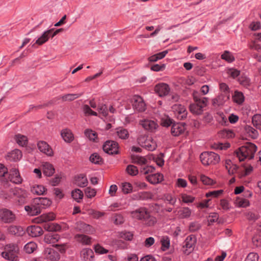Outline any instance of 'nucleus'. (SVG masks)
Masks as SVG:
<instances>
[{
  "instance_id": "1",
  "label": "nucleus",
  "mask_w": 261,
  "mask_h": 261,
  "mask_svg": "<svg viewBox=\"0 0 261 261\" xmlns=\"http://www.w3.org/2000/svg\"><path fill=\"white\" fill-rule=\"evenodd\" d=\"M257 150L256 145L252 143L248 142L245 145L239 148L236 151L237 156L240 161H243L245 159H252Z\"/></svg>"
},
{
  "instance_id": "2",
  "label": "nucleus",
  "mask_w": 261,
  "mask_h": 261,
  "mask_svg": "<svg viewBox=\"0 0 261 261\" xmlns=\"http://www.w3.org/2000/svg\"><path fill=\"white\" fill-rule=\"evenodd\" d=\"M19 249L17 245L11 244L5 246L2 256L5 259L10 261H17Z\"/></svg>"
},
{
  "instance_id": "3",
  "label": "nucleus",
  "mask_w": 261,
  "mask_h": 261,
  "mask_svg": "<svg viewBox=\"0 0 261 261\" xmlns=\"http://www.w3.org/2000/svg\"><path fill=\"white\" fill-rule=\"evenodd\" d=\"M202 164L204 166L215 165L220 160L219 155L214 152H204L200 155Z\"/></svg>"
},
{
  "instance_id": "4",
  "label": "nucleus",
  "mask_w": 261,
  "mask_h": 261,
  "mask_svg": "<svg viewBox=\"0 0 261 261\" xmlns=\"http://www.w3.org/2000/svg\"><path fill=\"white\" fill-rule=\"evenodd\" d=\"M10 192L15 197L16 201L19 204H22L25 203L28 197V193L25 190L16 188L10 190Z\"/></svg>"
},
{
  "instance_id": "5",
  "label": "nucleus",
  "mask_w": 261,
  "mask_h": 261,
  "mask_svg": "<svg viewBox=\"0 0 261 261\" xmlns=\"http://www.w3.org/2000/svg\"><path fill=\"white\" fill-rule=\"evenodd\" d=\"M16 215L11 211L3 208L0 210V219L5 223H11L16 220Z\"/></svg>"
},
{
  "instance_id": "6",
  "label": "nucleus",
  "mask_w": 261,
  "mask_h": 261,
  "mask_svg": "<svg viewBox=\"0 0 261 261\" xmlns=\"http://www.w3.org/2000/svg\"><path fill=\"white\" fill-rule=\"evenodd\" d=\"M132 103L134 110L142 112L146 110V104L142 97L135 95L132 99Z\"/></svg>"
},
{
  "instance_id": "7",
  "label": "nucleus",
  "mask_w": 261,
  "mask_h": 261,
  "mask_svg": "<svg viewBox=\"0 0 261 261\" xmlns=\"http://www.w3.org/2000/svg\"><path fill=\"white\" fill-rule=\"evenodd\" d=\"M103 151L109 154L118 153V144L114 141H107L103 145Z\"/></svg>"
},
{
  "instance_id": "8",
  "label": "nucleus",
  "mask_w": 261,
  "mask_h": 261,
  "mask_svg": "<svg viewBox=\"0 0 261 261\" xmlns=\"http://www.w3.org/2000/svg\"><path fill=\"white\" fill-rule=\"evenodd\" d=\"M196 243V238L194 235L189 236L184 242L183 248H186L184 250L185 254H189L194 249Z\"/></svg>"
},
{
  "instance_id": "9",
  "label": "nucleus",
  "mask_w": 261,
  "mask_h": 261,
  "mask_svg": "<svg viewBox=\"0 0 261 261\" xmlns=\"http://www.w3.org/2000/svg\"><path fill=\"white\" fill-rule=\"evenodd\" d=\"M172 110L177 119L183 120L187 117L188 113L184 106L180 104H175L172 107Z\"/></svg>"
},
{
  "instance_id": "10",
  "label": "nucleus",
  "mask_w": 261,
  "mask_h": 261,
  "mask_svg": "<svg viewBox=\"0 0 261 261\" xmlns=\"http://www.w3.org/2000/svg\"><path fill=\"white\" fill-rule=\"evenodd\" d=\"M75 228L76 230L86 233L92 234L95 231L94 228L92 226L83 221L77 222Z\"/></svg>"
},
{
  "instance_id": "11",
  "label": "nucleus",
  "mask_w": 261,
  "mask_h": 261,
  "mask_svg": "<svg viewBox=\"0 0 261 261\" xmlns=\"http://www.w3.org/2000/svg\"><path fill=\"white\" fill-rule=\"evenodd\" d=\"M150 212L144 207H141L130 212L132 217L138 220L143 221Z\"/></svg>"
},
{
  "instance_id": "12",
  "label": "nucleus",
  "mask_w": 261,
  "mask_h": 261,
  "mask_svg": "<svg viewBox=\"0 0 261 261\" xmlns=\"http://www.w3.org/2000/svg\"><path fill=\"white\" fill-rule=\"evenodd\" d=\"M194 102L198 106H201V108L204 109L208 103V99L207 97L200 96L197 92H193Z\"/></svg>"
},
{
  "instance_id": "13",
  "label": "nucleus",
  "mask_w": 261,
  "mask_h": 261,
  "mask_svg": "<svg viewBox=\"0 0 261 261\" xmlns=\"http://www.w3.org/2000/svg\"><path fill=\"white\" fill-rule=\"evenodd\" d=\"M194 102L198 106H201V108L204 109L208 103V99L207 97L200 96L197 92H193Z\"/></svg>"
},
{
  "instance_id": "14",
  "label": "nucleus",
  "mask_w": 261,
  "mask_h": 261,
  "mask_svg": "<svg viewBox=\"0 0 261 261\" xmlns=\"http://www.w3.org/2000/svg\"><path fill=\"white\" fill-rule=\"evenodd\" d=\"M169 86L165 83H161L156 85L154 87V91L159 96L167 95L170 91Z\"/></svg>"
},
{
  "instance_id": "15",
  "label": "nucleus",
  "mask_w": 261,
  "mask_h": 261,
  "mask_svg": "<svg viewBox=\"0 0 261 261\" xmlns=\"http://www.w3.org/2000/svg\"><path fill=\"white\" fill-rule=\"evenodd\" d=\"M9 179L10 181L15 184H20L22 182V179L20 175L18 169L13 168L9 172Z\"/></svg>"
},
{
  "instance_id": "16",
  "label": "nucleus",
  "mask_w": 261,
  "mask_h": 261,
  "mask_svg": "<svg viewBox=\"0 0 261 261\" xmlns=\"http://www.w3.org/2000/svg\"><path fill=\"white\" fill-rule=\"evenodd\" d=\"M39 206V205L35 203L34 198L30 205L25 206L24 210L30 216L37 215L41 213V209Z\"/></svg>"
},
{
  "instance_id": "17",
  "label": "nucleus",
  "mask_w": 261,
  "mask_h": 261,
  "mask_svg": "<svg viewBox=\"0 0 261 261\" xmlns=\"http://www.w3.org/2000/svg\"><path fill=\"white\" fill-rule=\"evenodd\" d=\"M185 123H174L171 128V133L172 136L177 137L182 134L185 130Z\"/></svg>"
},
{
  "instance_id": "18",
  "label": "nucleus",
  "mask_w": 261,
  "mask_h": 261,
  "mask_svg": "<svg viewBox=\"0 0 261 261\" xmlns=\"http://www.w3.org/2000/svg\"><path fill=\"white\" fill-rule=\"evenodd\" d=\"M45 257L51 261H56L60 259L59 253L51 248H46L44 251Z\"/></svg>"
},
{
  "instance_id": "19",
  "label": "nucleus",
  "mask_w": 261,
  "mask_h": 261,
  "mask_svg": "<svg viewBox=\"0 0 261 261\" xmlns=\"http://www.w3.org/2000/svg\"><path fill=\"white\" fill-rule=\"evenodd\" d=\"M140 124L146 130L150 132H153L158 127V125L155 121L149 119L141 120Z\"/></svg>"
},
{
  "instance_id": "20",
  "label": "nucleus",
  "mask_w": 261,
  "mask_h": 261,
  "mask_svg": "<svg viewBox=\"0 0 261 261\" xmlns=\"http://www.w3.org/2000/svg\"><path fill=\"white\" fill-rule=\"evenodd\" d=\"M37 146L41 152L48 156H52L53 155L52 149L46 142L43 141H39L37 143Z\"/></svg>"
},
{
  "instance_id": "21",
  "label": "nucleus",
  "mask_w": 261,
  "mask_h": 261,
  "mask_svg": "<svg viewBox=\"0 0 261 261\" xmlns=\"http://www.w3.org/2000/svg\"><path fill=\"white\" fill-rule=\"evenodd\" d=\"M22 156L21 151L19 149H15L7 154L6 159L11 162H17L21 159Z\"/></svg>"
},
{
  "instance_id": "22",
  "label": "nucleus",
  "mask_w": 261,
  "mask_h": 261,
  "mask_svg": "<svg viewBox=\"0 0 261 261\" xmlns=\"http://www.w3.org/2000/svg\"><path fill=\"white\" fill-rule=\"evenodd\" d=\"M27 231L28 234L32 237H39L43 232L42 228L37 225H31L28 227Z\"/></svg>"
},
{
  "instance_id": "23",
  "label": "nucleus",
  "mask_w": 261,
  "mask_h": 261,
  "mask_svg": "<svg viewBox=\"0 0 261 261\" xmlns=\"http://www.w3.org/2000/svg\"><path fill=\"white\" fill-rule=\"evenodd\" d=\"M163 174L158 173L148 175L146 177L148 181L153 185L159 184L163 180Z\"/></svg>"
},
{
  "instance_id": "24",
  "label": "nucleus",
  "mask_w": 261,
  "mask_h": 261,
  "mask_svg": "<svg viewBox=\"0 0 261 261\" xmlns=\"http://www.w3.org/2000/svg\"><path fill=\"white\" fill-rule=\"evenodd\" d=\"M8 230L10 234L17 236H22L25 233L23 228L20 226H10Z\"/></svg>"
},
{
  "instance_id": "25",
  "label": "nucleus",
  "mask_w": 261,
  "mask_h": 261,
  "mask_svg": "<svg viewBox=\"0 0 261 261\" xmlns=\"http://www.w3.org/2000/svg\"><path fill=\"white\" fill-rule=\"evenodd\" d=\"M35 203L39 205L41 210L50 205L51 201L47 198L37 197L35 198Z\"/></svg>"
},
{
  "instance_id": "26",
  "label": "nucleus",
  "mask_w": 261,
  "mask_h": 261,
  "mask_svg": "<svg viewBox=\"0 0 261 261\" xmlns=\"http://www.w3.org/2000/svg\"><path fill=\"white\" fill-rule=\"evenodd\" d=\"M53 31V29H50L45 31L43 34L36 41L35 43L41 45L47 42L50 37V35Z\"/></svg>"
},
{
  "instance_id": "27",
  "label": "nucleus",
  "mask_w": 261,
  "mask_h": 261,
  "mask_svg": "<svg viewBox=\"0 0 261 261\" xmlns=\"http://www.w3.org/2000/svg\"><path fill=\"white\" fill-rule=\"evenodd\" d=\"M61 135L63 140L67 143H70L74 139L73 135L71 131L67 128L63 129L61 132Z\"/></svg>"
},
{
  "instance_id": "28",
  "label": "nucleus",
  "mask_w": 261,
  "mask_h": 261,
  "mask_svg": "<svg viewBox=\"0 0 261 261\" xmlns=\"http://www.w3.org/2000/svg\"><path fill=\"white\" fill-rule=\"evenodd\" d=\"M43 172L46 176H52L55 173V168L53 165L47 162L44 163L43 164Z\"/></svg>"
},
{
  "instance_id": "29",
  "label": "nucleus",
  "mask_w": 261,
  "mask_h": 261,
  "mask_svg": "<svg viewBox=\"0 0 261 261\" xmlns=\"http://www.w3.org/2000/svg\"><path fill=\"white\" fill-rule=\"evenodd\" d=\"M116 134L119 138L123 140L127 139L129 136L127 129L122 127L117 128L116 129Z\"/></svg>"
},
{
  "instance_id": "30",
  "label": "nucleus",
  "mask_w": 261,
  "mask_h": 261,
  "mask_svg": "<svg viewBox=\"0 0 261 261\" xmlns=\"http://www.w3.org/2000/svg\"><path fill=\"white\" fill-rule=\"evenodd\" d=\"M55 218V215L53 213L43 214L38 218V223H43L47 221H53Z\"/></svg>"
},
{
  "instance_id": "31",
  "label": "nucleus",
  "mask_w": 261,
  "mask_h": 261,
  "mask_svg": "<svg viewBox=\"0 0 261 261\" xmlns=\"http://www.w3.org/2000/svg\"><path fill=\"white\" fill-rule=\"evenodd\" d=\"M74 238L77 242L83 244L89 245L91 243V238L88 236L77 234Z\"/></svg>"
},
{
  "instance_id": "32",
  "label": "nucleus",
  "mask_w": 261,
  "mask_h": 261,
  "mask_svg": "<svg viewBox=\"0 0 261 261\" xmlns=\"http://www.w3.org/2000/svg\"><path fill=\"white\" fill-rule=\"evenodd\" d=\"M144 224L148 226H153L157 222L156 218L152 216L149 212L148 215L143 220Z\"/></svg>"
},
{
  "instance_id": "33",
  "label": "nucleus",
  "mask_w": 261,
  "mask_h": 261,
  "mask_svg": "<svg viewBox=\"0 0 261 261\" xmlns=\"http://www.w3.org/2000/svg\"><path fill=\"white\" fill-rule=\"evenodd\" d=\"M83 95V92L76 94H67L60 97L63 101H72ZM59 99V98H58Z\"/></svg>"
},
{
  "instance_id": "34",
  "label": "nucleus",
  "mask_w": 261,
  "mask_h": 261,
  "mask_svg": "<svg viewBox=\"0 0 261 261\" xmlns=\"http://www.w3.org/2000/svg\"><path fill=\"white\" fill-rule=\"evenodd\" d=\"M75 184L80 187H85L87 185L88 180L84 174H80L75 178Z\"/></svg>"
},
{
  "instance_id": "35",
  "label": "nucleus",
  "mask_w": 261,
  "mask_h": 261,
  "mask_svg": "<svg viewBox=\"0 0 261 261\" xmlns=\"http://www.w3.org/2000/svg\"><path fill=\"white\" fill-rule=\"evenodd\" d=\"M81 256L85 261H91L94 256V253L90 249H85L81 251Z\"/></svg>"
},
{
  "instance_id": "36",
  "label": "nucleus",
  "mask_w": 261,
  "mask_h": 261,
  "mask_svg": "<svg viewBox=\"0 0 261 261\" xmlns=\"http://www.w3.org/2000/svg\"><path fill=\"white\" fill-rule=\"evenodd\" d=\"M43 227L46 230L48 231H58L61 229V226L56 223H45Z\"/></svg>"
},
{
  "instance_id": "37",
  "label": "nucleus",
  "mask_w": 261,
  "mask_h": 261,
  "mask_svg": "<svg viewBox=\"0 0 261 261\" xmlns=\"http://www.w3.org/2000/svg\"><path fill=\"white\" fill-rule=\"evenodd\" d=\"M31 192L38 195H43L46 189L42 185H35L31 188Z\"/></svg>"
},
{
  "instance_id": "38",
  "label": "nucleus",
  "mask_w": 261,
  "mask_h": 261,
  "mask_svg": "<svg viewBox=\"0 0 261 261\" xmlns=\"http://www.w3.org/2000/svg\"><path fill=\"white\" fill-rule=\"evenodd\" d=\"M189 109L192 113L195 115H201L204 111L201 106H198L194 102L190 105Z\"/></svg>"
},
{
  "instance_id": "39",
  "label": "nucleus",
  "mask_w": 261,
  "mask_h": 261,
  "mask_svg": "<svg viewBox=\"0 0 261 261\" xmlns=\"http://www.w3.org/2000/svg\"><path fill=\"white\" fill-rule=\"evenodd\" d=\"M15 140L17 143L21 146H26L28 143V139L27 137L20 134L15 135Z\"/></svg>"
},
{
  "instance_id": "40",
  "label": "nucleus",
  "mask_w": 261,
  "mask_h": 261,
  "mask_svg": "<svg viewBox=\"0 0 261 261\" xmlns=\"http://www.w3.org/2000/svg\"><path fill=\"white\" fill-rule=\"evenodd\" d=\"M142 147L150 150L153 151L155 149L156 144L155 142L153 141L151 138H148L145 144L143 145Z\"/></svg>"
},
{
  "instance_id": "41",
  "label": "nucleus",
  "mask_w": 261,
  "mask_h": 261,
  "mask_svg": "<svg viewBox=\"0 0 261 261\" xmlns=\"http://www.w3.org/2000/svg\"><path fill=\"white\" fill-rule=\"evenodd\" d=\"M85 135L90 140L94 142L98 141L97 134L95 132L90 129H87L85 130Z\"/></svg>"
},
{
  "instance_id": "42",
  "label": "nucleus",
  "mask_w": 261,
  "mask_h": 261,
  "mask_svg": "<svg viewBox=\"0 0 261 261\" xmlns=\"http://www.w3.org/2000/svg\"><path fill=\"white\" fill-rule=\"evenodd\" d=\"M252 122L254 127L261 130V115H254L252 118Z\"/></svg>"
},
{
  "instance_id": "43",
  "label": "nucleus",
  "mask_w": 261,
  "mask_h": 261,
  "mask_svg": "<svg viewBox=\"0 0 261 261\" xmlns=\"http://www.w3.org/2000/svg\"><path fill=\"white\" fill-rule=\"evenodd\" d=\"M71 196L75 201L80 202V200L83 198V193L81 190L76 189L72 191Z\"/></svg>"
},
{
  "instance_id": "44",
  "label": "nucleus",
  "mask_w": 261,
  "mask_h": 261,
  "mask_svg": "<svg viewBox=\"0 0 261 261\" xmlns=\"http://www.w3.org/2000/svg\"><path fill=\"white\" fill-rule=\"evenodd\" d=\"M178 214L180 218H187L189 217L191 214V210L188 207H182L178 211Z\"/></svg>"
},
{
  "instance_id": "45",
  "label": "nucleus",
  "mask_w": 261,
  "mask_h": 261,
  "mask_svg": "<svg viewBox=\"0 0 261 261\" xmlns=\"http://www.w3.org/2000/svg\"><path fill=\"white\" fill-rule=\"evenodd\" d=\"M132 162L140 165H145L147 163V160L143 156L139 155H134L132 158Z\"/></svg>"
},
{
  "instance_id": "46",
  "label": "nucleus",
  "mask_w": 261,
  "mask_h": 261,
  "mask_svg": "<svg viewBox=\"0 0 261 261\" xmlns=\"http://www.w3.org/2000/svg\"><path fill=\"white\" fill-rule=\"evenodd\" d=\"M37 244L34 242L28 243L24 247V250L28 253H33L37 248Z\"/></svg>"
},
{
  "instance_id": "47",
  "label": "nucleus",
  "mask_w": 261,
  "mask_h": 261,
  "mask_svg": "<svg viewBox=\"0 0 261 261\" xmlns=\"http://www.w3.org/2000/svg\"><path fill=\"white\" fill-rule=\"evenodd\" d=\"M122 192L125 194H129L133 192V187L131 184L127 182H123L121 184Z\"/></svg>"
},
{
  "instance_id": "48",
  "label": "nucleus",
  "mask_w": 261,
  "mask_h": 261,
  "mask_svg": "<svg viewBox=\"0 0 261 261\" xmlns=\"http://www.w3.org/2000/svg\"><path fill=\"white\" fill-rule=\"evenodd\" d=\"M163 197L165 201L172 205H175L177 200L176 197L175 196L169 193L165 194Z\"/></svg>"
},
{
  "instance_id": "49",
  "label": "nucleus",
  "mask_w": 261,
  "mask_h": 261,
  "mask_svg": "<svg viewBox=\"0 0 261 261\" xmlns=\"http://www.w3.org/2000/svg\"><path fill=\"white\" fill-rule=\"evenodd\" d=\"M230 147V144L226 143L223 144L221 143H214L212 145V148L214 149L217 150H226Z\"/></svg>"
},
{
  "instance_id": "50",
  "label": "nucleus",
  "mask_w": 261,
  "mask_h": 261,
  "mask_svg": "<svg viewBox=\"0 0 261 261\" xmlns=\"http://www.w3.org/2000/svg\"><path fill=\"white\" fill-rule=\"evenodd\" d=\"M245 130L249 135L252 138H256L258 135L257 131L249 125L245 126Z\"/></svg>"
},
{
  "instance_id": "51",
  "label": "nucleus",
  "mask_w": 261,
  "mask_h": 261,
  "mask_svg": "<svg viewBox=\"0 0 261 261\" xmlns=\"http://www.w3.org/2000/svg\"><path fill=\"white\" fill-rule=\"evenodd\" d=\"M221 58L228 63H231L234 61V57L232 54L228 51H225L221 55Z\"/></svg>"
},
{
  "instance_id": "52",
  "label": "nucleus",
  "mask_w": 261,
  "mask_h": 261,
  "mask_svg": "<svg viewBox=\"0 0 261 261\" xmlns=\"http://www.w3.org/2000/svg\"><path fill=\"white\" fill-rule=\"evenodd\" d=\"M126 171L127 173L132 176L136 175L138 173V170L136 166L129 165L127 166Z\"/></svg>"
},
{
  "instance_id": "53",
  "label": "nucleus",
  "mask_w": 261,
  "mask_h": 261,
  "mask_svg": "<svg viewBox=\"0 0 261 261\" xmlns=\"http://www.w3.org/2000/svg\"><path fill=\"white\" fill-rule=\"evenodd\" d=\"M161 242L162 244V249L163 250H166L169 248L170 240L168 237H163L161 240Z\"/></svg>"
},
{
  "instance_id": "54",
  "label": "nucleus",
  "mask_w": 261,
  "mask_h": 261,
  "mask_svg": "<svg viewBox=\"0 0 261 261\" xmlns=\"http://www.w3.org/2000/svg\"><path fill=\"white\" fill-rule=\"evenodd\" d=\"M90 161L95 164H99L102 161V159L97 153H94L90 156Z\"/></svg>"
},
{
  "instance_id": "55",
  "label": "nucleus",
  "mask_w": 261,
  "mask_h": 261,
  "mask_svg": "<svg viewBox=\"0 0 261 261\" xmlns=\"http://www.w3.org/2000/svg\"><path fill=\"white\" fill-rule=\"evenodd\" d=\"M119 236L126 241H131L133 238V234L129 231L121 232L119 233Z\"/></svg>"
},
{
  "instance_id": "56",
  "label": "nucleus",
  "mask_w": 261,
  "mask_h": 261,
  "mask_svg": "<svg viewBox=\"0 0 261 261\" xmlns=\"http://www.w3.org/2000/svg\"><path fill=\"white\" fill-rule=\"evenodd\" d=\"M244 95L242 93L240 92H236L234 96V101L239 103L241 104L244 101Z\"/></svg>"
},
{
  "instance_id": "57",
  "label": "nucleus",
  "mask_w": 261,
  "mask_h": 261,
  "mask_svg": "<svg viewBox=\"0 0 261 261\" xmlns=\"http://www.w3.org/2000/svg\"><path fill=\"white\" fill-rule=\"evenodd\" d=\"M114 222L116 225L123 224L124 222L123 217L120 214H116L113 217Z\"/></svg>"
},
{
  "instance_id": "58",
  "label": "nucleus",
  "mask_w": 261,
  "mask_h": 261,
  "mask_svg": "<svg viewBox=\"0 0 261 261\" xmlns=\"http://www.w3.org/2000/svg\"><path fill=\"white\" fill-rule=\"evenodd\" d=\"M258 255L254 252H251L248 254L245 261H258Z\"/></svg>"
},
{
  "instance_id": "59",
  "label": "nucleus",
  "mask_w": 261,
  "mask_h": 261,
  "mask_svg": "<svg viewBox=\"0 0 261 261\" xmlns=\"http://www.w3.org/2000/svg\"><path fill=\"white\" fill-rule=\"evenodd\" d=\"M85 193L88 198H92L95 196L96 191L94 189H92L90 187H87L85 189Z\"/></svg>"
},
{
  "instance_id": "60",
  "label": "nucleus",
  "mask_w": 261,
  "mask_h": 261,
  "mask_svg": "<svg viewBox=\"0 0 261 261\" xmlns=\"http://www.w3.org/2000/svg\"><path fill=\"white\" fill-rule=\"evenodd\" d=\"M201 225L196 222H192L189 225V230L192 232H194L200 229Z\"/></svg>"
},
{
  "instance_id": "61",
  "label": "nucleus",
  "mask_w": 261,
  "mask_h": 261,
  "mask_svg": "<svg viewBox=\"0 0 261 261\" xmlns=\"http://www.w3.org/2000/svg\"><path fill=\"white\" fill-rule=\"evenodd\" d=\"M94 250L96 253L100 254H105L109 252L108 250L104 248L99 244H97L95 246Z\"/></svg>"
},
{
  "instance_id": "62",
  "label": "nucleus",
  "mask_w": 261,
  "mask_h": 261,
  "mask_svg": "<svg viewBox=\"0 0 261 261\" xmlns=\"http://www.w3.org/2000/svg\"><path fill=\"white\" fill-rule=\"evenodd\" d=\"M155 168L154 167L151 166H146L145 167H143L140 169V172L143 174H147L149 173H152L154 171Z\"/></svg>"
},
{
  "instance_id": "63",
  "label": "nucleus",
  "mask_w": 261,
  "mask_h": 261,
  "mask_svg": "<svg viewBox=\"0 0 261 261\" xmlns=\"http://www.w3.org/2000/svg\"><path fill=\"white\" fill-rule=\"evenodd\" d=\"M135 191L145 189L147 187V185L144 182L136 181L134 184Z\"/></svg>"
},
{
  "instance_id": "64",
  "label": "nucleus",
  "mask_w": 261,
  "mask_h": 261,
  "mask_svg": "<svg viewBox=\"0 0 261 261\" xmlns=\"http://www.w3.org/2000/svg\"><path fill=\"white\" fill-rule=\"evenodd\" d=\"M237 203L239 207H245L249 205V201L246 199H239L237 200Z\"/></svg>"
}]
</instances>
